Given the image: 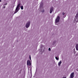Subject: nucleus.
Here are the masks:
<instances>
[{
    "label": "nucleus",
    "instance_id": "nucleus-3",
    "mask_svg": "<svg viewBox=\"0 0 78 78\" xmlns=\"http://www.w3.org/2000/svg\"><path fill=\"white\" fill-rule=\"evenodd\" d=\"M76 23L78 22V13L77 14L76 16V18L74 20V21L76 22Z\"/></svg>",
    "mask_w": 78,
    "mask_h": 78
},
{
    "label": "nucleus",
    "instance_id": "nucleus-6",
    "mask_svg": "<svg viewBox=\"0 0 78 78\" xmlns=\"http://www.w3.org/2000/svg\"><path fill=\"white\" fill-rule=\"evenodd\" d=\"M27 66H30V65H31V62H30V60H27Z\"/></svg>",
    "mask_w": 78,
    "mask_h": 78
},
{
    "label": "nucleus",
    "instance_id": "nucleus-10",
    "mask_svg": "<svg viewBox=\"0 0 78 78\" xmlns=\"http://www.w3.org/2000/svg\"><path fill=\"white\" fill-rule=\"evenodd\" d=\"M55 58L56 60H57V61H58V60H59V58H58L56 57H55Z\"/></svg>",
    "mask_w": 78,
    "mask_h": 78
},
{
    "label": "nucleus",
    "instance_id": "nucleus-2",
    "mask_svg": "<svg viewBox=\"0 0 78 78\" xmlns=\"http://www.w3.org/2000/svg\"><path fill=\"white\" fill-rule=\"evenodd\" d=\"M31 23V22L30 21H28L27 23H26V28H28L30 27V24Z\"/></svg>",
    "mask_w": 78,
    "mask_h": 78
},
{
    "label": "nucleus",
    "instance_id": "nucleus-21",
    "mask_svg": "<svg viewBox=\"0 0 78 78\" xmlns=\"http://www.w3.org/2000/svg\"><path fill=\"white\" fill-rule=\"evenodd\" d=\"M5 5H7V4H5Z\"/></svg>",
    "mask_w": 78,
    "mask_h": 78
},
{
    "label": "nucleus",
    "instance_id": "nucleus-9",
    "mask_svg": "<svg viewBox=\"0 0 78 78\" xmlns=\"http://www.w3.org/2000/svg\"><path fill=\"white\" fill-rule=\"evenodd\" d=\"M61 63H62V62H61V61H60L58 63V66H61Z\"/></svg>",
    "mask_w": 78,
    "mask_h": 78
},
{
    "label": "nucleus",
    "instance_id": "nucleus-4",
    "mask_svg": "<svg viewBox=\"0 0 78 78\" xmlns=\"http://www.w3.org/2000/svg\"><path fill=\"white\" fill-rule=\"evenodd\" d=\"M74 77V73L73 72L71 74L70 76V78H73Z\"/></svg>",
    "mask_w": 78,
    "mask_h": 78
},
{
    "label": "nucleus",
    "instance_id": "nucleus-15",
    "mask_svg": "<svg viewBox=\"0 0 78 78\" xmlns=\"http://www.w3.org/2000/svg\"><path fill=\"white\" fill-rule=\"evenodd\" d=\"M62 14H63V15H64V14H65V13H64V12L62 13Z\"/></svg>",
    "mask_w": 78,
    "mask_h": 78
},
{
    "label": "nucleus",
    "instance_id": "nucleus-5",
    "mask_svg": "<svg viewBox=\"0 0 78 78\" xmlns=\"http://www.w3.org/2000/svg\"><path fill=\"white\" fill-rule=\"evenodd\" d=\"M20 4H18V5L17 6L16 10V11H18L19 10V7H20Z\"/></svg>",
    "mask_w": 78,
    "mask_h": 78
},
{
    "label": "nucleus",
    "instance_id": "nucleus-17",
    "mask_svg": "<svg viewBox=\"0 0 78 78\" xmlns=\"http://www.w3.org/2000/svg\"><path fill=\"white\" fill-rule=\"evenodd\" d=\"M5 8H6V7L5 6H4L3 8L4 9Z\"/></svg>",
    "mask_w": 78,
    "mask_h": 78
},
{
    "label": "nucleus",
    "instance_id": "nucleus-16",
    "mask_svg": "<svg viewBox=\"0 0 78 78\" xmlns=\"http://www.w3.org/2000/svg\"><path fill=\"white\" fill-rule=\"evenodd\" d=\"M42 11V12H44V9Z\"/></svg>",
    "mask_w": 78,
    "mask_h": 78
},
{
    "label": "nucleus",
    "instance_id": "nucleus-13",
    "mask_svg": "<svg viewBox=\"0 0 78 78\" xmlns=\"http://www.w3.org/2000/svg\"><path fill=\"white\" fill-rule=\"evenodd\" d=\"M48 50H49V51H50L51 50V49L50 48H49L48 49Z\"/></svg>",
    "mask_w": 78,
    "mask_h": 78
},
{
    "label": "nucleus",
    "instance_id": "nucleus-20",
    "mask_svg": "<svg viewBox=\"0 0 78 78\" xmlns=\"http://www.w3.org/2000/svg\"><path fill=\"white\" fill-rule=\"evenodd\" d=\"M63 17L64 18H65V17H66V16H64Z\"/></svg>",
    "mask_w": 78,
    "mask_h": 78
},
{
    "label": "nucleus",
    "instance_id": "nucleus-11",
    "mask_svg": "<svg viewBox=\"0 0 78 78\" xmlns=\"http://www.w3.org/2000/svg\"><path fill=\"white\" fill-rule=\"evenodd\" d=\"M21 9H23V6H21Z\"/></svg>",
    "mask_w": 78,
    "mask_h": 78
},
{
    "label": "nucleus",
    "instance_id": "nucleus-14",
    "mask_svg": "<svg viewBox=\"0 0 78 78\" xmlns=\"http://www.w3.org/2000/svg\"><path fill=\"white\" fill-rule=\"evenodd\" d=\"M17 12H17H16V11H15V12H14V14H16V12Z\"/></svg>",
    "mask_w": 78,
    "mask_h": 78
},
{
    "label": "nucleus",
    "instance_id": "nucleus-8",
    "mask_svg": "<svg viewBox=\"0 0 78 78\" xmlns=\"http://www.w3.org/2000/svg\"><path fill=\"white\" fill-rule=\"evenodd\" d=\"M76 50H78V44H76Z\"/></svg>",
    "mask_w": 78,
    "mask_h": 78
},
{
    "label": "nucleus",
    "instance_id": "nucleus-19",
    "mask_svg": "<svg viewBox=\"0 0 78 78\" xmlns=\"http://www.w3.org/2000/svg\"><path fill=\"white\" fill-rule=\"evenodd\" d=\"M2 2V0H0V2Z\"/></svg>",
    "mask_w": 78,
    "mask_h": 78
},
{
    "label": "nucleus",
    "instance_id": "nucleus-18",
    "mask_svg": "<svg viewBox=\"0 0 78 78\" xmlns=\"http://www.w3.org/2000/svg\"><path fill=\"white\" fill-rule=\"evenodd\" d=\"M76 70L77 71H78V68H77V69H76Z\"/></svg>",
    "mask_w": 78,
    "mask_h": 78
},
{
    "label": "nucleus",
    "instance_id": "nucleus-1",
    "mask_svg": "<svg viewBox=\"0 0 78 78\" xmlns=\"http://www.w3.org/2000/svg\"><path fill=\"white\" fill-rule=\"evenodd\" d=\"M60 19V17H59V16H58L57 17V19L55 20V24L56 25H57V23L59 22Z\"/></svg>",
    "mask_w": 78,
    "mask_h": 78
},
{
    "label": "nucleus",
    "instance_id": "nucleus-12",
    "mask_svg": "<svg viewBox=\"0 0 78 78\" xmlns=\"http://www.w3.org/2000/svg\"><path fill=\"white\" fill-rule=\"evenodd\" d=\"M29 58L30 59V60H31V55L29 56Z\"/></svg>",
    "mask_w": 78,
    "mask_h": 78
},
{
    "label": "nucleus",
    "instance_id": "nucleus-7",
    "mask_svg": "<svg viewBox=\"0 0 78 78\" xmlns=\"http://www.w3.org/2000/svg\"><path fill=\"white\" fill-rule=\"evenodd\" d=\"M53 7H51L50 11V13H51L53 12Z\"/></svg>",
    "mask_w": 78,
    "mask_h": 78
}]
</instances>
